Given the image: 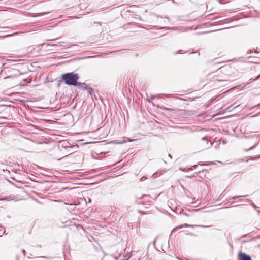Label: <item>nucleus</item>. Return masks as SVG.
I'll use <instances>...</instances> for the list:
<instances>
[{"label": "nucleus", "mask_w": 260, "mask_h": 260, "mask_svg": "<svg viewBox=\"0 0 260 260\" xmlns=\"http://www.w3.org/2000/svg\"><path fill=\"white\" fill-rule=\"evenodd\" d=\"M159 96H160V95H151V96L150 98V99L148 100V102H150L151 100H152L154 99V98H156V97H159Z\"/></svg>", "instance_id": "423d86ee"}, {"label": "nucleus", "mask_w": 260, "mask_h": 260, "mask_svg": "<svg viewBox=\"0 0 260 260\" xmlns=\"http://www.w3.org/2000/svg\"><path fill=\"white\" fill-rule=\"evenodd\" d=\"M5 232V231L3 229H0V236H2L3 234H4Z\"/></svg>", "instance_id": "6e6552de"}, {"label": "nucleus", "mask_w": 260, "mask_h": 260, "mask_svg": "<svg viewBox=\"0 0 260 260\" xmlns=\"http://www.w3.org/2000/svg\"><path fill=\"white\" fill-rule=\"evenodd\" d=\"M22 252H23V253L24 254V255H25V251L24 250H22Z\"/></svg>", "instance_id": "aec40b11"}, {"label": "nucleus", "mask_w": 260, "mask_h": 260, "mask_svg": "<svg viewBox=\"0 0 260 260\" xmlns=\"http://www.w3.org/2000/svg\"><path fill=\"white\" fill-rule=\"evenodd\" d=\"M125 142H126V141H123L122 142H120V143H125Z\"/></svg>", "instance_id": "412c9836"}, {"label": "nucleus", "mask_w": 260, "mask_h": 260, "mask_svg": "<svg viewBox=\"0 0 260 260\" xmlns=\"http://www.w3.org/2000/svg\"><path fill=\"white\" fill-rule=\"evenodd\" d=\"M243 196H235L234 197H233V199H236V198H239V197H242Z\"/></svg>", "instance_id": "9b49d317"}, {"label": "nucleus", "mask_w": 260, "mask_h": 260, "mask_svg": "<svg viewBox=\"0 0 260 260\" xmlns=\"http://www.w3.org/2000/svg\"><path fill=\"white\" fill-rule=\"evenodd\" d=\"M41 258H45V259H49V257L47 256H41Z\"/></svg>", "instance_id": "f8f14e48"}, {"label": "nucleus", "mask_w": 260, "mask_h": 260, "mask_svg": "<svg viewBox=\"0 0 260 260\" xmlns=\"http://www.w3.org/2000/svg\"><path fill=\"white\" fill-rule=\"evenodd\" d=\"M258 158V157H254L253 158V160H257Z\"/></svg>", "instance_id": "a211bd4d"}, {"label": "nucleus", "mask_w": 260, "mask_h": 260, "mask_svg": "<svg viewBox=\"0 0 260 260\" xmlns=\"http://www.w3.org/2000/svg\"><path fill=\"white\" fill-rule=\"evenodd\" d=\"M258 215H260V210H257Z\"/></svg>", "instance_id": "6ab92c4d"}, {"label": "nucleus", "mask_w": 260, "mask_h": 260, "mask_svg": "<svg viewBox=\"0 0 260 260\" xmlns=\"http://www.w3.org/2000/svg\"><path fill=\"white\" fill-rule=\"evenodd\" d=\"M202 140H205H205H206V137H203V138H202Z\"/></svg>", "instance_id": "4468645a"}, {"label": "nucleus", "mask_w": 260, "mask_h": 260, "mask_svg": "<svg viewBox=\"0 0 260 260\" xmlns=\"http://www.w3.org/2000/svg\"><path fill=\"white\" fill-rule=\"evenodd\" d=\"M85 84L84 83H82L81 82H78L77 81V84L76 85H75V86H78V87H79L80 88H82V89H85V88L84 87H83V85Z\"/></svg>", "instance_id": "20e7f679"}, {"label": "nucleus", "mask_w": 260, "mask_h": 260, "mask_svg": "<svg viewBox=\"0 0 260 260\" xmlns=\"http://www.w3.org/2000/svg\"><path fill=\"white\" fill-rule=\"evenodd\" d=\"M260 78V74L257 76L254 79H253V80L254 81V80H258V79Z\"/></svg>", "instance_id": "9d476101"}, {"label": "nucleus", "mask_w": 260, "mask_h": 260, "mask_svg": "<svg viewBox=\"0 0 260 260\" xmlns=\"http://www.w3.org/2000/svg\"><path fill=\"white\" fill-rule=\"evenodd\" d=\"M180 51V50H179V51L176 52L174 54H177L179 53Z\"/></svg>", "instance_id": "ddd939ff"}, {"label": "nucleus", "mask_w": 260, "mask_h": 260, "mask_svg": "<svg viewBox=\"0 0 260 260\" xmlns=\"http://www.w3.org/2000/svg\"><path fill=\"white\" fill-rule=\"evenodd\" d=\"M61 79L67 85H76L77 81L79 79V76L77 74L70 72L62 74Z\"/></svg>", "instance_id": "f257e3e1"}, {"label": "nucleus", "mask_w": 260, "mask_h": 260, "mask_svg": "<svg viewBox=\"0 0 260 260\" xmlns=\"http://www.w3.org/2000/svg\"><path fill=\"white\" fill-rule=\"evenodd\" d=\"M207 144L209 145V146L208 147H210V146H211L212 145V143L210 142V144H209V141H207Z\"/></svg>", "instance_id": "1a4fd4ad"}, {"label": "nucleus", "mask_w": 260, "mask_h": 260, "mask_svg": "<svg viewBox=\"0 0 260 260\" xmlns=\"http://www.w3.org/2000/svg\"><path fill=\"white\" fill-rule=\"evenodd\" d=\"M168 156H169V157H170L171 158H172L171 155L170 154H169V155H168Z\"/></svg>", "instance_id": "5701e85b"}, {"label": "nucleus", "mask_w": 260, "mask_h": 260, "mask_svg": "<svg viewBox=\"0 0 260 260\" xmlns=\"http://www.w3.org/2000/svg\"><path fill=\"white\" fill-rule=\"evenodd\" d=\"M193 226H201V227H203V228L207 227V226H204V225H190V224H188L187 223H185L184 224H182L181 225H180L178 227H177L176 229H181V228H185V227H193Z\"/></svg>", "instance_id": "7ed1b4c3"}, {"label": "nucleus", "mask_w": 260, "mask_h": 260, "mask_svg": "<svg viewBox=\"0 0 260 260\" xmlns=\"http://www.w3.org/2000/svg\"><path fill=\"white\" fill-rule=\"evenodd\" d=\"M145 196H146V195H143V196H142V197L141 198H140V199L143 198H144V197H145Z\"/></svg>", "instance_id": "4be33fe9"}, {"label": "nucleus", "mask_w": 260, "mask_h": 260, "mask_svg": "<svg viewBox=\"0 0 260 260\" xmlns=\"http://www.w3.org/2000/svg\"><path fill=\"white\" fill-rule=\"evenodd\" d=\"M252 205L254 208H257V206L255 205H254L253 203L252 204Z\"/></svg>", "instance_id": "dca6fc26"}, {"label": "nucleus", "mask_w": 260, "mask_h": 260, "mask_svg": "<svg viewBox=\"0 0 260 260\" xmlns=\"http://www.w3.org/2000/svg\"><path fill=\"white\" fill-rule=\"evenodd\" d=\"M251 52V51L249 50L248 52H247V53H250Z\"/></svg>", "instance_id": "b1692460"}, {"label": "nucleus", "mask_w": 260, "mask_h": 260, "mask_svg": "<svg viewBox=\"0 0 260 260\" xmlns=\"http://www.w3.org/2000/svg\"><path fill=\"white\" fill-rule=\"evenodd\" d=\"M48 45H50V46H56L55 44H48Z\"/></svg>", "instance_id": "2eb2a0df"}, {"label": "nucleus", "mask_w": 260, "mask_h": 260, "mask_svg": "<svg viewBox=\"0 0 260 260\" xmlns=\"http://www.w3.org/2000/svg\"><path fill=\"white\" fill-rule=\"evenodd\" d=\"M138 203L139 204H143V203L141 202V201H138Z\"/></svg>", "instance_id": "f3484780"}, {"label": "nucleus", "mask_w": 260, "mask_h": 260, "mask_svg": "<svg viewBox=\"0 0 260 260\" xmlns=\"http://www.w3.org/2000/svg\"><path fill=\"white\" fill-rule=\"evenodd\" d=\"M238 260H252L251 257L243 252H240L238 254Z\"/></svg>", "instance_id": "f03ea898"}, {"label": "nucleus", "mask_w": 260, "mask_h": 260, "mask_svg": "<svg viewBox=\"0 0 260 260\" xmlns=\"http://www.w3.org/2000/svg\"><path fill=\"white\" fill-rule=\"evenodd\" d=\"M49 12H44V13H36V14H35L34 15V17H38V16H43L46 14H48Z\"/></svg>", "instance_id": "39448f33"}, {"label": "nucleus", "mask_w": 260, "mask_h": 260, "mask_svg": "<svg viewBox=\"0 0 260 260\" xmlns=\"http://www.w3.org/2000/svg\"><path fill=\"white\" fill-rule=\"evenodd\" d=\"M256 145H257V144H255L254 146L251 147L250 148L245 150V151H249L250 150H252V149H253L256 146Z\"/></svg>", "instance_id": "0eeeda50"}]
</instances>
